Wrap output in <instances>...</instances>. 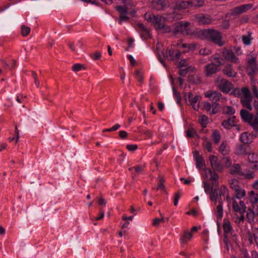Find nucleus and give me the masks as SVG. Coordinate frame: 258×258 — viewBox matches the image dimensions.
Returning <instances> with one entry per match:
<instances>
[{
    "label": "nucleus",
    "mask_w": 258,
    "mask_h": 258,
    "mask_svg": "<svg viewBox=\"0 0 258 258\" xmlns=\"http://www.w3.org/2000/svg\"><path fill=\"white\" fill-rule=\"evenodd\" d=\"M250 35L251 34L248 33V35H243L242 36V41L245 45H248L250 44L251 40Z\"/></svg>",
    "instance_id": "obj_42"
},
{
    "label": "nucleus",
    "mask_w": 258,
    "mask_h": 258,
    "mask_svg": "<svg viewBox=\"0 0 258 258\" xmlns=\"http://www.w3.org/2000/svg\"><path fill=\"white\" fill-rule=\"evenodd\" d=\"M247 239L250 244H252L254 242L258 247V229H255L253 233L248 232Z\"/></svg>",
    "instance_id": "obj_19"
},
{
    "label": "nucleus",
    "mask_w": 258,
    "mask_h": 258,
    "mask_svg": "<svg viewBox=\"0 0 258 258\" xmlns=\"http://www.w3.org/2000/svg\"><path fill=\"white\" fill-rule=\"evenodd\" d=\"M101 56V53L100 51H96L94 52V56H92V58L93 60H96L99 59Z\"/></svg>",
    "instance_id": "obj_59"
},
{
    "label": "nucleus",
    "mask_w": 258,
    "mask_h": 258,
    "mask_svg": "<svg viewBox=\"0 0 258 258\" xmlns=\"http://www.w3.org/2000/svg\"><path fill=\"white\" fill-rule=\"evenodd\" d=\"M252 97H241V103L243 106L249 110H252V106L251 105V102L252 101Z\"/></svg>",
    "instance_id": "obj_25"
},
{
    "label": "nucleus",
    "mask_w": 258,
    "mask_h": 258,
    "mask_svg": "<svg viewBox=\"0 0 258 258\" xmlns=\"http://www.w3.org/2000/svg\"><path fill=\"white\" fill-rule=\"evenodd\" d=\"M199 53L201 55H207L211 53L210 50L207 48H202L200 50Z\"/></svg>",
    "instance_id": "obj_54"
},
{
    "label": "nucleus",
    "mask_w": 258,
    "mask_h": 258,
    "mask_svg": "<svg viewBox=\"0 0 258 258\" xmlns=\"http://www.w3.org/2000/svg\"><path fill=\"white\" fill-rule=\"evenodd\" d=\"M136 79L138 80L139 82L142 83L143 82V76L141 72L137 70L135 72Z\"/></svg>",
    "instance_id": "obj_51"
},
{
    "label": "nucleus",
    "mask_w": 258,
    "mask_h": 258,
    "mask_svg": "<svg viewBox=\"0 0 258 258\" xmlns=\"http://www.w3.org/2000/svg\"><path fill=\"white\" fill-rule=\"evenodd\" d=\"M252 8V5L245 4L234 8L233 10V14L236 15L244 13Z\"/></svg>",
    "instance_id": "obj_13"
},
{
    "label": "nucleus",
    "mask_w": 258,
    "mask_h": 258,
    "mask_svg": "<svg viewBox=\"0 0 258 258\" xmlns=\"http://www.w3.org/2000/svg\"><path fill=\"white\" fill-rule=\"evenodd\" d=\"M240 115L242 119L245 122L249 123L252 119V114L250 113L245 109H241L240 111Z\"/></svg>",
    "instance_id": "obj_21"
},
{
    "label": "nucleus",
    "mask_w": 258,
    "mask_h": 258,
    "mask_svg": "<svg viewBox=\"0 0 258 258\" xmlns=\"http://www.w3.org/2000/svg\"><path fill=\"white\" fill-rule=\"evenodd\" d=\"M219 66L215 63L212 62L206 66V73L207 76H210L215 74L220 70Z\"/></svg>",
    "instance_id": "obj_15"
},
{
    "label": "nucleus",
    "mask_w": 258,
    "mask_h": 258,
    "mask_svg": "<svg viewBox=\"0 0 258 258\" xmlns=\"http://www.w3.org/2000/svg\"><path fill=\"white\" fill-rule=\"evenodd\" d=\"M164 222V219L163 218H156L153 220V224L155 226H158L159 224L161 222Z\"/></svg>",
    "instance_id": "obj_55"
},
{
    "label": "nucleus",
    "mask_w": 258,
    "mask_h": 258,
    "mask_svg": "<svg viewBox=\"0 0 258 258\" xmlns=\"http://www.w3.org/2000/svg\"><path fill=\"white\" fill-rule=\"evenodd\" d=\"M205 96L209 98L213 102H217L222 97V94L217 91H208L205 93Z\"/></svg>",
    "instance_id": "obj_11"
},
{
    "label": "nucleus",
    "mask_w": 258,
    "mask_h": 258,
    "mask_svg": "<svg viewBox=\"0 0 258 258\" xmlns=\"http://www.w3.org/2000/svg\"><path fill=\"white\" fill-rule=\"evenodd\" d=\"M190 23L188 22H179L174 24V30L173 32L174 34L181 33L183 35L190 34V31L189 28Z\"/></svg>",
    "instance_id": "obj_4"
},
{
    "label": "nucleus",
    "mask_w": 258,
    "mask_h": 258,
    "mask_svg": "<svg viewBox=\"0 0 258 258\" xmlns=\"http://www.w3.org/2000/svg\"><path fill=\"white\" fill-rule=\"evenodd\" d=\"M235 197L237 199H240L245 196V191L241 187L237 189V190L234 191Z\"/></svg>",
    "instance_id": "obj_34"
},
{
    "label": "nucleus",
    "mask_w": 258,
    "mask_h": 258,
    "mask_svg": "<svg viewBox=\"0 0 258 258\" xmlns=\"http://www.w3.org/2000/svg\"><path fill=\"white\" fill-rule=\"evenodd\" d=\"M212 138L215 144H218L221 139L219 132L217 130H215L212 135Z\"/></svg>",
    "instance_id": "obj_35"
},
{
    "label": "nucleus",
    "mask_w": 258,
    "mask_h": 258,
    "mask_svg": "<svg viewBox=\"0 0 258 258\" xmlns=\"http://www.w3.org/2000/svg\"><path fill=\"white\" fill-rule=\"evenodd\" d=\"M222 71L225 75H226L228 77H236V73L233 70L231 64H228L225 66Z\"/></svg>",
    "instance_id": "obj_22"
},
{
    "label": "nucleus",
    "mask_w": 258,
    "mask_h": 258,
    "mask_svg": "<svg viewBox=\"0 0 258 258\" xmlns=\"http://www.w3.org/2000/svg\"><path fill=\"white\" fill-rule=\"evenodd\" d=\"M117 10L119 12L120 15L126 14L127 10L125 7L118 6L117 7Z\"/></svg>",
    "instance_id": "obj_63"
},
{
    "label": "nucleus",
    "mask_w": 258,
    "mask_h": 258,
    "mask_svg": "<svg viewBox=\"0 0 258 258\" xmlns=\"http://www.w3.org/2000/svg\"><path fill=\"white\" fill-rule=\"evenodd\" d=\"M192 5L191 1H179L176 3L175 8L177 10L184 9Z\"/></svg>",
    "instance_id": "obj_23"
},
{
    "label": "nucleus",
    "mask_w": 258,
    "mask_h": 258,
    "mask_svg": "<svg viewBox=\"0 0 258 258\" xmlns=\"http://www.w3.org/2000/svg\"><path fill=\"white\" fill-rule=\"evenodd\" d=\"M144 18L146 20L153 25L156 30L161 31L163 33H169L171 31L170 27L165 24L167 21L166 18L161 15H155L150 12L146 13Z\"/></svg>",
    "instance_id": "obj_1"
},
{
    "label": "nucleus",
    "mask_w": 258,
    "mask_h": 258,
    "mask_svg": "<svg viewBox=\"0 0 258 258\" xmlns=\"http://www.w3.org/2000/svg\"><path fill=\"white\" fill-rule=\"evenodd\" d=\"M194 157L196 160V164L197 168H203L205 165V161L203 157L199 155L198 151L194 152Z\"/></svg>",
    "instance_id": "obj_18"
},
{
    "label": "nucleus",
    "mask_w": 258,
    "mask_h": 258,
    "mask_svg": "<svg viewBox=\"0 0 258 258\" xmlns=\"http://www.w3.org/2000/svg\"><path fill=\"white\" fill-rule=\"evenodd\" d=\"M223 56L224 59L229 61L237 63L238 58L235 55L233 52L226 50L223 52Z\"/></svg>",
    "instance_id": "obj_14"
},
{
    "label": "nucleus",
    "mask_w": 258,
    "mask_h": 258,
    "mask_svg": "<svg viewBox=\"0 0 258 258\" xmlns=\"http://www.w3.org/2000/svg\"><path fill=\"white\" fill-rule=\"evenodd\" d=\"M31 29L29 27L23 25L21 27V34L23 37L27 36L30 33Z\"/></svg>",
    "instance_id": "obj_33"
},
{
    "label": "nucleus",
    "mask_w": 258,
    "mask_h": 258,
    "mask_svg": "<svg viewBox=\"0 0 258 258\" xmlns=\"http://www.w3.org/2000/svg\"><path fill=\"white\" fill-rule=\"evenodd\" d=\"M83 66L82 64L80 63H76L73 66L72 70L74 72H77L80 71L83 68Z\"/></svg>",
    "instance_id": "obj_53"
},
{
    "label": "nucleus",
    "mask_w": 258,
    "mask_h": 258,
    "mask_svg": "<svg viewBox=\"0 0 258 258\" xmlns=\"http://www.w3.org/2000/svg\"><path fill=\"white\" fill-rule=\"evenodd\" d=\"M217 83L218 88L223 92L228 93L232 89V84L225 79H218Z\"/></svg>",
    "instance_id": "obj_8"
},
{
    "label": "nucleus",
    "mask_w": 258,
    "mask_h": 258,
    "mask_svg": "<svg viewBox=\"0 0 258 258\" xmlns=\"http://www.w3.org/2000/svg\"><path fill=\"white\" fill-rule=\"evenodd\" d=\"M249 146L245 144H238L235 149V154L238 155H243L247 154Z\"/></svg>",
    "instance_id": "obj_17"
},
{
    "label": "nucleus",
    "mask_w": 258,
    "mask_h": 258,
    "mask_svg": "<svg viewBox=\"0 0 258 258\" xmlns=\"http://www.w3.org/2000/svg\"><path fill=\"white\" fill-rule=\"evenodd\" d=\"M203 146L209 152H212V147L211 143L206 138H204Z\"/></svg>",
    "instance_id": "obj_39"
},
{
    "label": "nucleus",
    "mask_w": 258,
    "mask_h": 258,
    "mask_svg": "<svg viewBox=\"0 0 258 258\" xmlns=\"http://www.w3.org/2000/svg\"><path fill=\"white\" fill-rule=\"evenodd\" d=\"M180 195L179 192H177L175 194L174 198V205L176 206L178 205V202L180 199Z\"/></svg>",
    "instance_id": "obj_58"
},
{
    "label": "nucleus",
    "mask_w": 258,
    "mask_h": 258,
    "mask_svg": "<svg viewBox=\"0 0 258 258\" xmlns=\"http://www.w3.org/2000/svg\"><path fill=\"white\" fill-rule=\"evenodd\" d=\"M219 151L223 155L228 154L229 152V148L228 144L225 142H222L219 147Z\"/></svg>",
    "instance_id": "obj_28"
},
{
    "label": "nucleus",
    "mask_w": 258,
    "mask_h": 258,
    "mask_svg": "<svg viewBox=\"0 0 258 258\" xmlns=\"http://www.w3.org/2000/svg\"><path fill=\"white\" fill-rule=\"evenodd\" d=\"M206 174L208 177V174H209V179L212 180V184L213 186L218 188L219 182V175L216 172H213L211 169H208L206 170Z\"/></svg>",
    "instance_id": "obj_10"
},
{
    "label": "nucleus",
    "mask_w": 258,
    "mask_h": 258,
    "mask_svg": "<svg viewBox=\"0 0 258 258\" xmlns=\"http://www.w3.org/2000/svg\"><path fill=\"white\" fill-rule=\"evenodd\" d=\"M118 135L122 139H125L127 137V133L124 131H119Z\"/></svg>",
    "instance_id": "obj_64"
},
{
    "label": "nucleus",
    "mask_w": 258,
    "mask_h": 258,
    "mask_svg": "<svg viewBox=\"0 0 258 258\" xmlns=\"http://www.w3.org/2000/svg\"><path fill=\"white\" fill-rule=\"evenodd\" d=\"M192 237V233L188 230H184L180 234V242L184 244L189 242Z\"/></svg>",
    "instance_id": "obj_12"
},
{
    "label": "nucleus",
    "mask_w": 258,
    "mask_h": 258,
    "mask_svg": "<svg viewBox=\"0 0 258 258\" xmlns=\"http://www.w3.org/2000/svg\"><path fill=\"white\" fill-rule=\"evenodd\" d=\"M214 60L216 62L217 64L216 65H218V66H220L221 64H223L222 62V59L219 56H217V55H215L214 56Z\"/></svg>",
    "instance_id": "obj_60"
},
{
    "label": "nucleus",
    "mask_w": 258,
    "mask_h": 258,
    "mask_svg": "<svg viewBox=\"0 0 258 258\" xmlns=\"http://www.w3.org/2000/svg\"><path fill=\"white\" fill-rule=\"evenodd\" d=\"M204 187L205 192L207 194H211V192H213V190H214L213 189V187H211L210 183L206 182H204Z\"/></svg>",
    "instance_id": "obj_43"
},
{
    "label": "nucleus",
    "mask_w": 258,
    "mask_h": 258,
    "mask_svg": "<svg viewBox=\"0 0 258 258\" xmlns=\"http://www.w3.org/2000/svg\"><path fill=\"white\" fill-rule=\"evenodd\" d=\"M256 71V67L254 66H247V71L248 72V75L250 76H252L255 72Z\"/></svg>",
    "instance_id": "obj_50"
},
{
    "label": "nucleus",
    "mask_w": 258,
    "mask_h": 258,
    "mask_svg": "<svg viewBox=\"0 0 258 258\" xmlns=\"http://www.w3.org/2000/svg\"><path fill=\"white\" fill-rule=\"evenodd\" d=\"M196 19L199 25H207L212 23L211 17L207 15L200 14L196 16Z\"/></svg>",
    "instance_id": "obj_9"
},
{
    "label": "nucleus",
    "mask_w": 258,
    "mask_h": 258,
    "mask_svg": "<svg viewBox=\"0 0 258 258\" xmlns=\"http://www.w3.org/2000/svg\"><path fill=\"white\" fill-rule=\"evenodd\" d=\"M246 216L248 221L250 223H251L254 220L255 214L252 210L251 209H248L247 212Z\"/></svg>",
    "instance_id": "obj_38"
},
{
    "label": "nucleus",
    "mask_w": 258,
    "mask_h": 258,
    "mask_svg": "<svg viewBox=\"0 0 258 258\" xmlns=\"http://www.w3.org/2000/svg\"><path fill=\"white\" fill-rule=\"evenodd\" d=\"M137 28L142 32V33L141 34L142 37H143V35L145 37H150L149 31L143 24L138 23L137 24Z\"/></svg>",
    "instance_id": "obj_26"
},
{
    "label": "nucleus",
    "mask_w": 258,
    "mask_h": 258,
    "mask_svg": "<svg viewBox=\"0 0 258 258\" xmlns=\"http://www.w3.org/2000/svg\"><path fill=\"white\" fill-rule=\"evenodd\" d=\"M249 124L252 126L255 131H258V118L252 115V119L249 122Z\"/></svg>",
    "instance_id": "obj_37"
},
{
    "label": "nucleus",
    "mask_w": 258,
    "mask_h": 258,
    "mask_svg": "<svg viewBox=\"0 0 258 258\" xmlns=\"http://www.w3.org/2000/svg\"><path fill=\"white\" fill-rule=\"evenodd\" d=\"M240 140L242 143L245 145H247L250 142L247 133L245 132L241 134Z\"/></svg>",
    "instance_id": "obj_36"
},
{
    "label": "nucleus",
    "mask_w": 258,
    "mask_h": 258,
    "mask_svg": "<svg viewBox=\"0 0 258 258\" xmlns=\"http://www.w3.org/2000/svg\"><path fill=\"white\" fill-rule=\"evenodd\" d=\"M224 111L226 114L232 115L235 113V109L231 106H227L224 107Z\"/></svg>",
    "instance_id": "obj_45"
},
{
    "label": "nucleus",
    "mask_w": 258,
    "mask_h": 258,
    "mask_svg": "<svg viewBox=\"0 0 258 258\" xmlns=\"http://www.w3.org/2000/svg\"><path fill=\"white\" fill-rule=\"evenodd\" d=\"M203 108L207 111L209 112L210 114H211V111L212 110V105L209 102H204L203 103Z\"/></svg>",
    "instance_id": "obj_47"
},
{
    "label": "nucleus",
    "mask_w": 258,
    "mask_h": 258,
    "mask_svg": "<svg viewBox=\"0 0 258 258\" xmlns=\"http://www.w3.org/2000/svg\"><path fill=\"white\" fill-rule=\"evenodd\" d=\"M222 160L224 163V165L226 167L228 168L231 165V160L229 157H224L222 158Z\"/></svg>",
    "instance_id": "obj_46"
},
{
    "label": "nucleus",
    "mask_w": 258,
    "mask_h": 258,
    "mask_svg": "<svg viewBox=\"0 0 258 258\" xmlns=\"http://www.w3.org/2000/svg\"><path fill=\"white\" fill-rule=\"evenodd\" d=\"M229 183L230 188L234 191L237 190V189L240 187L239 181L235 178L229 180Z\"/></svg>",
    "instance_id": "obj_29"
},
{
    "label": "nucleus",
    "mask_w": 258,
    "mask_h": 258,
    "mask_svg": "<svg viewBox=\"0 0 258 258\" xmlns=\"http://www.w3.org/2000/svg\"><path fill=\"white\" fill-rule=\"evenodd\" d=\"M181 54L179 50L170 47L166 49L165 53H163V56L169 60L177 61L180 59Z\"/></svg>",
    "instance_id": "obj_6"
},
{
    "label": "nucleus",
    "mask_w": 258,
    "mask_h": 258,
    "mask_svg": "<svg viewBox=\"0 0 258 258\" xmlns=\"http://www.w3.org/2000/svg\"><path fill=\"white\" fill-rule=\"evenodd\" d=\"M234 118L235 116H233L227 120H224L222 123V125L227 129H229L231 127L234 126Z\"/></svg>",
    "instance_id": "obj_27"
},
{
    "label": "nucleus",
    "mask_w": 258,
    "mask_h": 258,
    "mask_svg": "<svg viewBox=\"0 0 258 258\" xmlns=\"http://www.w3.org/2000/svg\"><path fill=\"white\" fill-rule=\"evenodd\" d=\"M164 179L162 177H159V183L156 188L157 190H164L165 189V185H164Z\"/></svg>",
    "instance_id": "obj_44"
},
{
    "label": "nucleus",
    "mask_w": 258,
    "mask_h": 258,
    "mask_svg": "<svg viewBox=\"0 0 258 258\" xmlns=\"http://www.w3.org/2000/svg\"><path fill=\"white\" fill-rule=\"evenodd\" d=\"M228 193L227 188L222 185L220 188H215L210 195V199L211 202H214L215 204L218 202L219 204H223L222 196H225Z\"/></svg>",
    "instance_id": "obj_3"
},
{
    "label": "nucleus",
    "mask_w": 258,
    "mask_h": 258,
    "mask_svg": "<svg viewBox=\"0 0 258 258\" xmlns=\"http://www.w3.org/2000/svg\"><path fill=\"white\" fill-rule=\"evenodd\" d=\"M252 97L249 89L247 87L242 88L241 97Z\"/></svg>",
    "instance_id": "obj_41"
},
{
    "label": "nucleus",
    "mask_w": 258,
    "mask_h": 258,
    "mask_svg": "<svg viewBox=\"0 0 258 258\" xmlns=\"http://www.w3.org/2000/svg\"><path fill=\"white\" fill-rule=\"evenodd\" d=\"M209 160L213 172H222L224 168V165L221 161L219 160L217 157L211 155L209 156Z\"/></svg>",
    "instance_id": "obj_7"
},
{
    "label": "nucleus",
    "mask_w": 258,
    "mask_h": 258,
    "mask_svg": "<svg viewBox=\"0 0 258 258\" xmlns=\"http://www.w3.org/2000/svg\"><path fill=\"white\" fill-rule=\"evenodd\" d=\"M126 148L128 151L134 152L137 149L138 146L137 145H127Z\"/></svg>",
    "instance_id": "obj_57"
},
{
    "label": "nucleus",
    "mask_w": 258,
    "mask_h": 258,
    "mask_svg": "<svg viewBox=\"0 0 258 258\" xmlns=\"http://www.w3.org/2000/svg\"><path fill=\"white\" fill-rule=\"evenodd\" d=\"M173 93L176 99L177 103L178 104L180 103L181 97L179 93L177 92L174 88H173Z\"/></svg>",
    "instance_id": "obj_62"
},
{
    "label": "nucleus",
    "mask_w": 258,
    "mask_h": 258,
    "mask_svg": "<svg viewBox=\"0 0 258 258\" xmlns=\"http://www.w3.org/2000/svg\"><path fill=\"white\" fill-rule=\"evenodd\" d=\"M208 118L205 116L203 115L200 118V122L202 125L206 124L208 123Z\"/></svg>",
    "instance_id": "obj_56"
},
{
    "label": "nucleus",
    "mask_w": 258,
    "mask_h": 258,
    "mask_svg": "<svg viewBox=\"0 0 258 258\" xmlns=\"http://www.w3.org/2000/svg\"><path fill=\"white\" fill-rule=\"evenodd\" d=\"M184 98L186 103L188 105H192L195 110H198L200 105L197 103L202 99V97L200 95L194 96L191 92H187L184 94Z\"/></svg>",
    "instance_id": "obj_5"
},
{
    "label": "nucleus",
    "mask_w": 258,
    "mask_h": 258,
    "mask_svg": "<svg viewBox=\"0 0 258 258\" xmlns=\"http://www.w3.org/2000/svg\"><path fill=\"white\" fill-rule=\"evenodd\" d=\"M198 136L196 131L194 129H188L186 131V136L188 138L194 137L195 136Z\"/></svg>",
    "instance_id": "obj_52"
},
{
    "label": "nucleus",
    "mask_w": 258,
    "mask_h": 258,
    "mask_svg": "<svg viewBox=\"0 0 258 258\" xmlns=\"http://www.w3.org/2000/svg\"><path fill=\"white\" fill-rule=\"evenodd\" d=\"M31 73H32V76L34 80L35 84L36 86L37 87V88H39V85H40V83H39V81L38 79V77H37L36 72L34 71H32Z\"/></svg>",
    "instance_id": "obj_49"
},
{
    "label": "nucleus",
    "mask_w": 258,
    "mask_h": 258,
    "mask_svg": "<svg viewBox=\"0 0 258 258\" xmlns=\"http://www.w3.org/2000/svg\"><path fill=\"white\" fill-rule=\"evenodd\" d=\"M166 0H153L152 1V7L158 11L163 10L167 5Z\"/></svg>",
    "instance_id": "obj_16"
},
{
    "label": "nucleus",
    "mask_w": 258,
    "mask_h": 258,
    "mask_svg": "<svg viewBox=\"0 0 258 258\" xmlns=\"http://www.w3.org/2000/svg\"><path fill=\"white\" fill-rule=\"evenodd\" d=\"M223 227L225 235L228 236L229 234H232L233 228L229 220L224 219Z\"/></svg>",
    "instance_id": "obj_20"
},
{
    "label": "nucleus",
    "mask_w": 258,
    "mask_h": 258,
    "mask_svg": "<svg viewBox=\"0 0 258 258\" xmlns=\"http://www.w3.org/2000/svg\"><path fill=\"white\" fill-rule=\"evenodd\" d=\"M240 216H237L235 219V222L240 223L244 221V214H240Z\"/></svg>",
    "instance_id": "obj_61"
},
{
    "label": "nucleus",
    "mask_w": 258,
    "mask_h": 258,
    "mask_svg": "<svg viewBox=\"0 0 258 258\" xmlns=\"http://www.w3.org/2000/svg\"><path fill=\"white\" fill-rule=\"evenodd\" d=\"M230 173L231 174H237L238 175H243L244 173L239 164H234L230 169Z\"/></svg>",
    "instance_id": "obj_24"
},
{
    "label": "nucleus",
    "mask_w": 258,
    "mask_h": 258,
    "mask_svg": "<svg viewBox=\"0 0 258 258\" xmlns=\"http://www.w3.org/2000/svg\"><path fill=\"white\" fill-rule=\"evenodd\" d=\"M219 106V104L217 102H213L212 105V110L211 111V114H215L218 112V107Z\"/></svg>",
    "instance_id": "obj_48"
},
{
    "label": "nucleus",
    "mask_w": 258,
    "mask_h": 258,
    "mask_svg": "<svg viewBox=\"0 0 258 258\" xmlns=\"http://www.w3.org/2000/svg\"><path fill=\"white\" fill-rule=\"evenodd\" d=\"M248 160L250 163L258 161V154L253 152L249 153L248 156Z\"/></svg>",
    "instance_id": "obj_40"
},
{
    "label": "nucleus",
    "mask_w": 258,
    "mask_h": 258,
    "mask_svg": "<svg viewBox=\"0 0 258 258\" xmlns=\"http://www.w3.org/2000/svg\"><path fill=\"white\" fill-rule=\"evenodd\" d=\"M194 35L196 38L202 40H210L219 46H222L224 44V42L221 39L222 36L221 33L214 29H208L197 31L194 32Z\"/></svg>",
    "instance_id": "obj_2"
},
{
    "label": "nucleus",
    "mask_w": 258,
    "mask_h": 258,
    "mask_svg": "<svg viewBox=\"0 0 258 258\" xmlns=\"http://www.w3.org/2000/svg\"><path fill=\"white\" fill-rule=\"evenodd\" d=\"M248 197L249 201L252 203H256L258 201V195L253 190L248 192Z\"/></svg>",
    "instance_id": "obj_32"
},
{
    "label": "nucleus",
    "mask_w": 258,
    "mask_h": 258,
    "mask_svg": "<svg viewBox=\"0 0 258 258\" xmlns=\"http://www.w3.org/2000/svg\"><path fill=\"white\" fill-rule=\"evenodd\" d=\"M233 210L235 212L239 213L240 214H244L245 211L242 209L239 206V205L236 201H233L232 203Z\"/></svg>",
    "instance_id": "obj_31"
},
{
    "label": "nucleus",
    "mask_w": 258,
    "mask_h": 258,
    "mask_svg": "<svg viewBox=\"0 0 258 258\" xmlns=\"http://www.w3.org/2000/svg\"><path fill=\"white\" fill-rule=\"evenodd\" d=\"M217 219H221L223 215V204H218L214 209Z\"/></svg>",
    "instance_id": "obj_30"
}]
</instances>
